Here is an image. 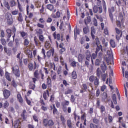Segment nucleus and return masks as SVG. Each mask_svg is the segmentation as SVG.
<instances>
[{"label":"nucleus","instance_id":"864d4df0","mask_svg":"<svg viewBox=\"0 0 128 128\" xmlns=\"http://www.w3.org/2000/svg\"><path fill=\"white\" fill-rule=\"evenodd\" d=\"M60 120H61L62 123L63 124H64L66 120H65V118H64V116L61 115V116H60Z\"/></svg>","mask_w":128,"mask_h":128},{"label":"nucleus","instance_id":"58836bf2","mask_svg":"<svg viewBox=\"0 0 128 128\" xmlns=\"http://www.w3.org/2000/svg\"><path fill=\"white\" fill-rule=\"evenodd\" d=\"M96 76H91L89 78V80L90 82H93L94 81V82L95 79L96 78Z\"/></svg>","mask_w":128,"mask_h":128},{"label":"nucleus","instance_id":"a18cd8bd","mask_svg":"<svg viewBox=\"0 0 128 128\" xmlns=\"http://www.w3.org/2000/svg\"><path fill=\"white\" fill-rule=\"evenodd\" d=\"M110 44H111L112 48H114L116 47V42L114 40H110Z\"/></svg>","mask_w":128,"mask_h":128},{"label":"nucleus","instance_id":"f8f14e48","mask_svg":"<svg viewBox=\"0 0 128 128\" xmlns=\"http://www.w3.org/2000/svg\"><path fill=\"white\" fill-rule=\"evenodd\" d=\"M100 84V82L99 81V78L98 77H96L95 80H94V85L93 84L94 88L95 90H96V88Z\"/></svg>","mask_w":128,"mask_h":128},{"label":"nucleus","instance_id":"3c124183","mask_svg":"<svg viewBox=\"0 0 128 128\" xmlns=\"http://www.w3.org/2000/svg\"><path fill=\"white\" fill-rule=\"evenodd\" d=\"M54 106V110H53V113L54 114H57L58 113V110H57V108H56L54 104L53 105Z\"/></svg>","mask_w":128,"mask_h":128},{"label":"nucleus","instance_id":"79ce46f5","mask_svg":"<svg viewBox=\"0 0 128 128\" xmlns=\"http://www.w3.org/2000/svg\"><path fill=\"white\" fill-rule=\"evenodd\" d=\"M20 34L21 36H22V38H26V37L27 36H28V34H27V33H26V32H20Z\"/></svg>","mask_w":128,"mask_h":128},{"label":"nucleus","instance_id":"473e14b6","mask_svg":"<svg viewBox=\"0 0 128 128\" xmlns=\"http://www.w3.org/2000/svg\"><path fill=\"white\" fill-rule=\"evenodd\" d=\"M46 8L50 11L54 10V5L52 4H48L46 6Z\"/></svg>","mask_w":128,"mask_h":128},{"label":"nucleus","instance_id":"8fccbe9b","mask_svg":"<svg viewBox=\"0 0 128 128\" xmlns=\"http://www.w3.org/2000/svg\"><path fill=\"white\" fill-rule=\"evenodd\" d=\"M115 11L114 8L112 7L111 8H108V14H113Z\"/></svg>","mask_w":128,"mask_h":128},{"label":"nucleus","instance_id":"bf43d9fd","mask_svg":"<svg viewBox=\"0 0 128 128\" xmlns=\"http://www.w3.org/2000/svg\"><path fill=\"white\" fill-rule=\"evenodd\" d=\"M8 106H9V103H8V102L6 101V102H4V108H8Z\"/></svg>","mask_w":128,"mask_h":128},{"label":"nucleus","instance_id":"0eeeda50","mask_svg":"<svg viewBox=\"0 0 128 128\" xmlns=\"http://www.w3.org/2000/svg\"><path fill=\"white\" fill-rule=\"evenodd\" d=\"M28 46H25L24 48V54H26L28 56V58H32L33 57L32 52H31L30 50H28Z\"/></svg>","mask_w":128,"mask_h":128},{"label":"nucleus","instance_id":"e433bc0d","mask_svg":"<svg viewBox=\"0 0 128 128\" xmlns=\"http://www.w3.org/2000/svg\"><path fill=\"white\" fill-rule=\"evenodd\" d=\"M114 104H117L116 99H114V100H112V106H111V107H112V108H114Z\"/></svg>","mask_w":128,"mask_h":128},{"label":"nucleus","instance_id":"5701e85b","mask_svg":"<svg viewBox=\"0 0 128 128\" xmlns=\"http://www.w3.org/2000/svg\"><path fill=\"white\" fill-rule=\"evenodd\" d=\"M34 78H36L37 79H40V74L38 73V70H36L34 72Z\"/></svg>","mask_w":128,"mask_h":128},{"label":"nucleus","instance_id":"1a4fd4ad","mask_svg":"<svg viewBox=\"0 0 128 128\" xmlns=\"http://www.w3.org/2000/svg\"><path fill=\"white\" fill-rule=\"evenodd\" d=\"M10 94L11 92L10 90L6 89H4L3 90V94L4 98L7 99L8 98V97L10 96Z\"/></svg>","mask_w":128,"mask_h":128},{"label":"nucleus","instance_id":"a211bd4d","mask_svg":"<svg viewBox=\"0 0 128 128\" xmlns=\"http://www.w3.org/2000/svg\"><path fill=\"white\" fill-rule=\"evenodd\" d=\"M60 62H61V65L62 66L65 65L66 68L67 70H68V66H67V64H65V63H64V59L62 56H60Z\"/></svg>","mask_w":128,"mask_h":128},{"label":"nucleus","instance_id":"393cba45","mask_svg":"<svg viewBox=\"0 0 128 128\" xmlns=\"http://www.w3.org/2000/svg\"><path fill=\"white\" fill-rule=\"evenodd\" d=\"M84 56H82V54H79L78 56V61L80 62H82L84 59Z\"/></svg>","mask_w":128,"mask_h":128},{"label":"nucleus","instance_id":"774afa93","mask_svg":"<svg viewBox=\"0 0 128 128\" xmlns=\"http://www.w3.org/2000/svg\"><path fill=\"white\" fill-rule=\"evenodd\" d=\"M4 36H5L4 32L3 30H2L0 32V37L1 38H4Z\"/></svg>","mask_w":128,"mask_h":128},{"label":"nucleus","instance_id":"f257e3e1","mask_svg":"<svg viewBox=\"0 0 128 128\" xmlns=\"http://www.w3.org/2000/svg\"><path fill=\"white\" fill-rule=\"evenodd\" d=\"M88 90L89 92V95L90 98L92 99L95 96V94L94 92V90H95L94 88L93 84L91 82H88Z\"/></svg>","mask_w":128,"mask_h":128},{"label":"nucleus","instance_id":"603ef678","mask_svg":"<svg viewBox=\"0 0 128 128\" xmlns=\"http://www.w3.org/2000/svg\"><path fill=\"white\" fill-rule=\"evenodd\" d=\"M90 62V59H86V60H85L84 64L87 68H88V66H89Z\"/></svg>","mask_w":128,"mask_h":128},{"label":"nucleus","instance_id":"2f4dec72","mask_svg":"<svg viewBox=\"0 0 128 128\" xmlns=\"http://www.w3.org/2000/svg\"><path fill=\"white\" fill-rule=\"evenodd\" d=\"M21 44H22V41H19L18 39H16V48H19Z\"/></svg>","mask_w":128,"mask_h":128},{"label":"nucleus","instance_id":"4d7b16f0","mask_svg":"<svg viewBox=\"0 0 128 128\" xmlns=\"http://www.w3.org/2000/svg\"><path fill=\"white\" fill-rule=\"evenodd\" d=\"M100 109L102 114H103V112H104L106 110L105 106H101Z\"/></svg>","mask_w":128,"mask_h":128},{"label":"nucleus","instance_id":"69168bd1","mask_svg":"<svg viewBox=\"0 0 128 128\" xmlns=\"http://www.w3.org/2000/svg\"><path fill=\"white\" fill-rule=\"evenodd\" d=\"M107 78V74H106V73L102 76V80L103 81L105 82L106 81V80Z\"/></svg>","mask_w":128,"mask_h":128},{"label":"nucleus","instance_id":"7ed1b4c3","mask_svg":"<svg viewBox=\"0 0 128 128\" xmlns=\"http://www.w3.org/2000/svg\"><path fill=\"white\" fill-rule=\"evenodd\" d=\"M13 33H12V30H10V29L8 28L6 30V33L8 34V38H7V41H9L10 40V38L11 37V36L12 35H13L12 36V38H13V40H14V36H15V32H16V28H14L13 30H12Z\"/></svg>","mask_w":128,"mask_h":128},{"label":"nucleus","instance_id":"423d86ee","mask_svg":"<svg viewBox=\"0 0 128 128\" xmlns=\"http://www.w3.org/2000/svg\"><path fill=\"white\" fill-rule=\"evenodd\" d=\"M12 72H13V74H14V75L17 78H18L20 76V70H19L18 66L16 65V66H14V67H12Z\"/></svg>","mask_w":128,"mask_h":128},{"label":"nucleus","instance_id":"680f3d73","mask_svg":"<svg viewBox=\"0 0 128 128\" xmlns=\"http://www.w3.org/2000/svg\"><path fill=\"white\" fill-rule=\"evenodd\" d=\"M41 2H36L35 4V6L37 8H39L41 7Z\"/></svg>","mask_w":128,"mask_h":128},{"label":"nucleus","instance_id":"b1692460","mask_svg":"<svg viewBox=\"0 0 128 128\" xmlns=\"http://www.w3.org/2000/svg\"><path fill=\"white\" fill-rule=\"evenodd\" d=\"M17 98L19 102L22 103L24 102V100L20 94H17Z\"/></svg>","mask_w":128,"mask_h":128},{"label":"nucleus","instance_id":"2eb2a0df","mask_svg":"<svg viewBox=\"0 0 128 128\" xmlns=\"http://www.w3.org/2000/svg\"><path fill=\"white\" fill-rule=\"evenodd\" d=\"M86 54V60H90L92 57V54L90 50H86L85 53Z\"/></svg>","mask_w":128,"mask_h":128},{"label":"nucleus","instance_id":"f704fd0d","mask_svg":"<svg viewBox=\"0 0 128 128\" xmlns=\"http://www.w3.org/2000/svg\"><path fill=\"white\" fill-rule=\"evenodd\" d=\"M11 14H12V16H18V10H12L11 12Z\"/></svg>","mask_w":128,"mask_h":128},{"label":"nucleus","instance_id":"72a5a7b5","mask_svg":"<svg viewBox=\"0 0 128 128\" xmlns=\"http://www.w3.org/2000/svg\"><path fill=\"white\" fill-rule=\"evenodd\" d=\"M100 50H101L102 51V45H98L96 48V54H97Z\"/></svg>","mask_w":128,"mask_h":128},{"label":"nucleus","instance_id":"e2e57ef3","mask_svg":"<svg viewBox=\"0 0 128 128\" xmlns=\"http://www.w3.org/2000/svg\"><path fill=\"white\" fill-rule=\"evenodd\" d=\"M115 30H116V33L118 35H120V34H122V32H120V29H118V28H116Z\"/></svg>","mask_w":128,"mask_h":128},{"label":"nucleus","instance_id":"6e6d98bb","mask_svg":"<svg viewBox=\"0 0 128 128\" xmlns=\"http://www.w3.org/2000/svg\"><path fill=\"white\" fill-rule=\"evenodd\" d=\"M72 92V90L68 88L64 92L65 94H68Z\"/></svg>","mask_w":128,"mask_h":128},{"label":"nucleus","instance_id":"cd10ccee","mask_svg":"<svg viewBox=\"0 0 128 128\" xmlns=\"http://www.w3.org/2000/svg\"><path fill=\"white\" fill-rule=\"evenodd\" d=\"M5 76L7 80H8L10 82L12 80L10 74V73H8V72H6Z\"/></svg>","mask_w":128,"mask_h":128},{"label":"nucleus","instance_id":"de8ad7c7","mask_svg":"<svg viewBox=\"0 0 128 128\" xmlns=\"http://www.w3.org/2000/svg\"><path fill=\"white\" fill-rule=\"evenodd\" d=\"M88 84L86 85V84H83L82 85V90H83L84 91H86L87 90H88Z\"/></svg>","mask_w":128,"mask_h":128},{"label":"nucleus","instance_id":"09e8293b","mask_svg":"<svg viewBox=\"0 0 128 128\" xmlns=\"http://www.w3.org/2000/svg\"><path fill=\"white\" fill-rule=\"evenodd\" d=\"M77 78V75L76 71H73L72 72V79H76Z\"/></svg>","mask_w":128,"mask_h":128},{"label":"nucleus","instance_id":"a19ab883","mask_svg":"<svg viewBox=\"0 0 128 128\" xmlns=\"http://www.w3.org/2000/svg\"><path fill=\"white\" fill-rule=\"evenodd\" d=\"M67 125L69 128H72V126L70 120H67Z\"/></svg>","mask_w":128,"mask_h":128},{"label":"nucleus","instance_id":"f3484780","mask_svg":"<svg viewBox=\"0 0 128 128\" xmlns=\"http://www.w3.org/2000/svg\"><path fill=\"white\" fill-rule=\"evenodd\" d=\"M50 76L52 80L54 81H55L56 78V73L54 71H52L50 73Z\"/></svg>","mask_w":128,"mask_h":128},{"label":"nucleus","instance_id":"39448f33","mask_svg":"<svg viewBox=\"0 0 128 128\" xmlns=\"http://www.w3.org/2000/svg\"><path fill=\"white\" fill-rule=\"evenodd\" d=\"M54 124V120H50L48 121L47 119H44V126L46 127L48 126V125L50 128L52 127V126Z\"/></svg>","mask_w":128,"mask_h":128},{"label":"nucleus","instance_id":"4468645a","mask_svg":"<svg viewBox=\"0 0 128 128\" xmlns=\"http://www.w3.org/2000/svg\"><path fill=\"white\" fill-rule=\"evenodd\" d=\"M100 67H101V69H102V72H105L107 70V66L106 65V64L104 62H102Z\"/></svg>","mask_w":128,"mask_h":128},{"label":"nucleus","instance_id":"ddd939ff","mask_svg":"<svg viewBox=\"0 0 128 128\" xmlns=\"http://www.w3.org/2000/svg\"><path fill=\"white\" fill-rule=\"evenodd\" d=\"M21 122H20L18 120H16L14 124V128H20L21 127Z\"/></svg>","mask_w":128,"mask_h":128},{"label":"nucleus","instance_id":"5fc2aeb1","mask_svg":"<svg viewBox=\"0 0 128 128\" xmlns=\"http://www.w3.org/2000/svg\"><path fill=\"white\" fill-rule=\"evenodd\" d=\"M102 73V72L100 70V68H98L96 69V76L99 77L100 76V74Z\"/></svg>","mask_w":128,"mask_h":128},{"label":"nucleus","instance_id":"9d476101","mask_svg":"<svg viewBox=\"0 0 128 128\" xmlns=\"http://www.w3.org/2000/svg\"><path fill=\"white\" fill-rule=\"evenodd\" d=\"M102 11H103V9L102 6H94V13L98 12L100 14H101L102 12Z\"/></svg>","mask_w":128,"mask_h":128},{"label":"nucleus","instance_id":"aec40b11","mask_svg":"<svg viewBox=\"0 0 128 128\" xmlns=\"http://www.w3.org/2000/svg\"><path fill=\"white\" fill-rule=\"evenodd\" d=\"M49 91L50 90H46L44 93V98L45 100H47L49 96Z\"/></svg>","mask_w":128,"mask_h":128},{"label":"nucleus","instance_id":"6ab92c4d","mask_svg":"<svg viewBox=\"0 0 128 128\" xmlns=\"http://www.w3.org/2000/svg\"><path fill=\"white\" fill-rule=\"evenodd\" d=\"M4 6L6 7L8 10H11L10 6V4H8V1L4 0Z\"/></svg>","mask_w":128,"mask_h":128},{"label":"nucleus","instance_id":"13d9d810","mask_svg":"<svg viewBox=\"0 0 128 128\" xmlns=\"http://www.w3.org/2000/svg\"><path fill=\"white\" fill-rule=\"evenodd\" d=\"M110 18L112 22H114V15L113 14H109Z\"/></svg>","mask_w":128,"mask_h":128},{"label":"nucleus","instance_id":"c756f323","mask_svg":"<svg viewBox=\"0 0 128 128\" xmlns=\"http://www.w3.org/2000/svg\"><path fill=\"white\" fill-rule=\"evenodd\" d=\"M30 40L28 38H26L24 40V46H28L30 44Z\"/></svg>","mask_w":128,"mask_h":128},{"label":"nucleus","instance_id":"0e129e2a","mask_svg":"<svg viewBox=\"0 0 128 128\" xmlns=\"http://www.w3.org/2000/svg\"><path fill=\"white\" fill-rule=\"evenodd\" d=\"M108 120L109 123L112 122L113 120L112 116L110 115H108Z\"/></svg>","mask_w":128,"mask_h":128},{"label":"nucleus","instance_id":"dca6fc26","mask_svg":"<svg viewBox=\"0 0 128 128\" xmlns=\"http://www.w3.org/2000/svg\"><path fill=\"white\" fill-rule=\"evenodd\" d=\"M54 48H50V50H48L47 53H46V55L47 56L50 58L52 55L54 56Z\"/></svg>","mask_w":128,"mask_h":128},{"label":"nucleus","instance_id":"338daca9","mask_svg":"<svg viewBox=\"0 0 128 128\" xmlns=\"http://www.w3.org/2000/svg\"><path fill=\"white\" fill-rule=\"evenodd\" d=\"M94 24L96 26H98V22H97V20L96 18H94Z\"/></svg>","mask_w":128,"mask_h":128},{"label":"nucleus","instance_id":"c03bdc74","mask_svg":"<svg viewBox=\"0 0 128 128\" xmlns=\"http://www.w3.org/2000/svg\"><path fill=\"white\" fill-rule=\"evenodd\" d=\"M0 42H1V43L2 45L4 46H6V41L5 39H4V38H1L0 39Z\"/></svg>","mask_w":128,"mask_h":128},{"label":"nucleus","instance_id":"412c9836","mask_svg":"<svg viewBox=\"0 0 128 128\" xmlns=\"http://www.w3.org/2000/svg\"><path fill=\"white\" fill-rule=\"evenodd\" d=\"M83 32L84 34H88L90 33V29L88 26H86L83 28Z\"/></svg>","mask_w":128,"mask_h":128},{"label":"nucleus","instance_id":"bb28decb","mask_svg":"<svg viewBox=\"0 0 128 128\" xmlns=\"http://www.w3.org/2000/svg\"><path fill=\"white\" fill-rule=\"evenodd\" d=\"M10 7H14L17 5L16 2L14 0H11L10 2Z\"/></svg>","mask_w":128,"mask_h":128},{"label":"nucleus","instance_id":"f03ea898","mask_svg":"<svg viewBox=\"0 0 128 128\" xmlns=\"http://www.w3.org/2000/svg\"><path fill=\"white\" fill-rule=\"evenodd\" d=\"M106 61L108 63V65H110V62L114 60V56L113 54L108 49L106 50Z\"/></svg>","mask_w":128,"mask_h":128},{"label":"nucleus","instance_id":"7c9ffc66","mask_svg":"<svg viewBox=\"0 0 128 128\" xmlns=\"http://www.w3.org/2000/svg\"><path fill=\"white\" fill-rule=\"evenodd\" d=\"M53 36H54V38L55 40H60V36L59 34H56V32L54 33L53 34Z\"/></svg>","mask_w":128,"mask_h":128},{"label":"nucleus","instance_id":"052dcab7","mask_svg":"<svg viewBox=\"0 0 128 128\" xmlns=\"http://www.w3.org/2000/svg\"><path fill=\"white\" fill-rule=\"evenodd\" d=\"M87 68H89V70L92 71L94 70V64H89Z\"/></svg>","mask_w":128,"mask_h":128},{"label":"nucleus","instance_id":"49530a36","mask_svg":"<svg viewBox=\"0 0 128 128\" xmlns=\"http://www.w3.org/2000/svg\"><path fill=\"white\" fill-rule=\"evenodd\" d=\"M29 88H30L31 90H34V88H36V84H34L32 83V82H30V86H29Z\"/></svg>","mask_w":128,"mask_h":128},{"label":"nucleus","instance_id":"20e7f679","mask_svg":"<svg viewBox=\"0 0 128 128\" xmlns=\"http://www.w3.org/2000/svg\"><path fill=\"white\" fill-rule=\"evenodd\" d=\"M38 38L39 40L34 38V42L36 46H38L42 44V43H43L44 42V38L43 36V35H39Z\"/></svg>","mask_w":128,"mask_h":128},{"label":"nucleus","instance_id":"c85d7f7f","mask_svg":"<svg viewBox=\"0 0 128 128\" xmlns=\"http://www.w3.org/2000/svg\"><path fill=\"white\" fill-rule=\"evenodd\" d=\"M91 18L90 16H88L87 17V20H84V24L86 26H88V24L91 22Z\"/></svg>","mask_w":128,"mask_h":128},{"label":"nucleus","instance_id":"ea45409f","mask_svg":"<svg viewBox=\"0 0 128 128\" xmlns=\"http://www.w3.org/2000/svg\"><path fill=\"white\" fill-rule=\"evenodd\" d=\"M44 46L46 47V48L48 50L49 49L50 46H51V45L50 43H48V42H45V44H44Z\"/></svg>","mask_w":128,"mask_h":128},{"label":"nucleus","instance_id":"c9c22d12","mask_svg":"<svg viewBox=\"0 0 128 128\" xmlns=\"http://www.w3.org/2000/svg\"><path fill=\"white\" fill-rule=\"evenodd\" d=\"M108 42H106L104 44H103V48H104V50L106 52L107 50V49H109V48L108 47Z\"/></svg>","mask_w":128,"mask_h":128},{"label":"nucleus","instance_id":"4be33fe9","mask_svg":"<svg viewBox=\"0 0 128 128\" xmlns=\"http://www.w3.org/2000/svg\"><path fill=\"white\" fill-rule=\"evenodd\" d=\"M18 16H17L18 20L20 22H22L24 20L23 16H22V14L21 12L18 13Z\"/></svg>","mask_w":128,"mask_h":128},{"label":"nucleus","instance_id":"9b49d317","mask_svg":"<svg viewBox=\"0 0 128 128\" xmlns=\"http://www.w3.org/2000/svg\"><path fill=\"white\" fill-rule=\"evenodd\" d=\"M6 18L8 20V22L9 24H12V16L10 13H7L6 14Z\"/></svg>","mask_w":128,"mask_h":128},{"label":"nucleus","instance_id":"37998d69","mask_svg":"<svg viewBox=\"0 0 128 128\" xmlns=\"http://www.w3.org/2000/svg\"><path fill=\"white\" fill-rule=\"evenodd\" d=\"M28 68L30 71H32V70L34 69V66L32 64L30 63L28 64Z\"/></svg>","mask_w":128,"mask_h":128},{"label":"nucleus","instance_id":"6e6552de","mask_svg":"<svg viewBox=\"0 0 128 128\" xmlns=\"http://www.w3.org/2000/svg\"><path fill=\"white\" fill-rule=\"evenodd\" d=\"M90 34L92 38V40H95L96 36V28L93 26L91 27Z\"/></svg>","mask_w":128,"mask_h":128},{"label":"nucleus","instance_id":"4c0bfd02","mask_svg":"<svg viewBox=\"0 0 128 128\" xmlns=\"http://www.w3.org/2000/svg\"><path fill=\"white\" fill-rule=\"evenodd\" d=\"M16 58L18 60L22 59L23 58L22 54L21 52L18 53L16 55Z\"/></svg>","mask_w":128,"mask_h":128},{"label":"nucleus","instance_id":"a878e982","mask_svg":"<svg viewBox=\"0 0 128 128\" xmlns=\"http://www.w3.org/2000/svg\"><path fill=\"white\" fill-rule=\"evenodd\" d=\"M80 30L77 29V27H76V28L74 30V40L76 38V35L80 34Z\"/></svg>","mask_w":128,"mask_h":128}]
</instances>
